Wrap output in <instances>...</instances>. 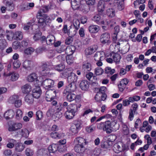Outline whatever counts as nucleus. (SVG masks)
<instances>
[{
    "label": "nucleus",
    "mask_w": 156,
    "mask_h": 156,
    "mask_svg": "<svg viewBox=\"0 0 156 156\" xmlns=\"http://www.w3.org/2000/svg\"><path fill=\"white\" fill-rule=\"evenodd\" d=\"M37 17L39 19V27L41 28L45 26L47 23H50L51 21V20L46 14L42 15L40 12L38 13Z\"/></svg>",
    "instance_id": "nucleus-1"
},
{
    "label": "nucleus",
    "mask_w": 156,
    "mask_h": 156,
    "mask_svg": "<svg viewBox=\"0 0 156 156\" xmlns=\"http://www.w3.org/2000/svg\"><path fill=\"white\" fill-rule=\"evenodd\" d=\"M77 107L74 104H71L69 105L67 107V110L65 114L66 118L68 119H72L75 115Z\"/></svg>",
    "instance_id": "nucleus-2"
},
{
    "label": "nucleus",
    "mask_w": 156,
    "mask_h": 156,
    "mask_svg": "<svg viewBox=\"0 0 156 156\" xmlns=\"http://www.w3.org/2000/svg\"><path fill=\"white\" fill-rule=\"evenodd\" d=\"M51 65L48 62L43 63L40 67V73L42 76H49L51 75L52 73L50 71L51 69Z\"/></svg>",
    "instance_id": "nucleus-3"
},
{
    "label": "nucleus",
    "mask_w": 156,
    "mask_h": 156,
    "mask_svg": "<svg viewBox=\"0 0 156 156\" xmlns=\"http://www.w3.org/2000/svg\"><path fill=\"white\" fill-rule=\"evenodd\" d=\"M100 41L103 44H109L111 42L110 34L107 32L102 34L100 36Z\"/></svg>",
    "instance_id": "nucleus-4"
},
{
    "label": "nucleus",
    "mask_w": 156,
    "mask_h": 156,
    "mask_svg": "<svg viewBox=\"0 0 156 156\" xmlns=\"http://www.w3.org/2000/svg\"><path fill=\"white\" fill-rule=\"evenodd\" d=\"M126 146L121 142H119L114 144L113 149L115 152L118 153L122 151H124L127 149Z\"/></svg>",
    "instance_id": "nucleus-5"
},
{
    "label": "nucleus",
    "mask_w": 156,
    "mask_h": 156,
    "mask_svg": "<svg viewBox=\"0 0 156 156\" xmlns=\"http://www.w3.org/2000/svg\"><path fill=\"white\" fill-rule=\"evenodd\" d=\"M54 81L50 79L44 80L43 82V85L46 89H48L54 87Z\"/></svg>",
    "instance_id": "nucleus-6"
},
{
    "label": "nucleus",
    "mask_w": 156,
    "mask_h": 156,
    "mask_svg": "<svg viewBox=\"0 0 156 156\" xmlns=\"http://www.w3.org/2000/svg\"><path fill=\"white\" fill-rule=\"evenodd\" d=\"M98 48V46L97 45H94L86 48L85 51L86 55H92L95 52Z\"/></svg>",
    "instance_id": "nucleus-7"
},
{
    "label": "nucleus",
    "mask_w": 156,
    "mask_h": 156,
    "mask_svg": "<svg viewBox=\"0 0 156 156\" xmlns=\"http://www.w3.org/2000/svg\"><path fill=\"white\" fill-rule=\"evenodd\" d=\"M22 124L20 123H14L9 126L8 130L10 132L15 131L22 128Z\"/></svg>",
    "instance_id": "nucleus-8"
},
{
    "label": "nucleus",
    "mask_w": 156,
    "mask_h": 156,
    "mask_svg": "<svg viewBox=\"0 0 156 156\" xmlns=\"http://www.w3.org/2000/svg\"><path fill=\"white\" fill-rule=\"evenodd\" d=\"M81 123L80 122L76 121L73 124L70 128V131L73 133H76L80 128Z\"/></svg>",
    "instance_id": "nucleus-9"
},
{
    "label": "nucleus",
    "mask_w": 156,
    "mask_h": 156,
    "mask_svg": "<svg viewBox=\"0 0 156 156\" xmlns=\"http://www.w3.org/2000/svg\"><path fill=\"white\" fill-rule=\"evenodd\" d=\"M69 84L66 87L63 92L67 93V92H74L76 89V86L75 83H69Z\"/></svg>",
    "instance_id": "nucleus-10"
},
{
    "label": "nucleus",
    "mask_w": 156,
    "mask_h": 156,
    "mask_svg": "<svg viewBox=\"0 0 156 156\" xmlns=\"http://www.w3.org/2000/svg\"><path fill=\"white\" fill-rule=\"evenodd\" d=\"M41 94V90L39 87H36L32 91V95L36 98H39Z\"/></svg>",
    "instance_id": "nucleus-11"
},
{
    "label": "nucleus",
    "mask_w": 156,
    "mask_h": 156,
    "mask_svg": "<svg viewBox=\"0 0 156 156\" xmlns=\"http://www.w3.org/2000/svg\"><path fill=\"white\" fill-rule=\"evenodd\" d=\"M110 0H103L100 1L99 2L98 5V8L99 11H103L105 9L106 5H107L110 3H106L105 4V2H109Z\"/></svg>",
    "instance_id": "nucleus-12"
},
{
    "label": "nucleus",
    "mask_w": 156,
    "mask_h": 156,
    "mask_svg": "<svg viewBox=\"0 0 156 156\" xmlns=\"http://www.w3.org/2000/svg\"><path fill=\"white\" fill-rule=\"evenodd\" d=\"M62 31L65 33H68V35L71 37L74 36L76 33V31L73 30L72 28L70 29L68 32L67 30V26L66 25L64 26Z\"/></svg>",
    "instance_id": "nucleus-13"
},
{
    "label": "nucleus",
    "mask_w": 156,
    "mask_h": 156,
    "mask_svg": "<svg viewBox=\"0 0 156 156\" xmlns=\"http://www.w3.org/2000/svg\"><path fill=\"white\" fill-rule=\"evenodd\" d=\"M32 87L30 85L26 84L22 86L21 90L22 92L25 94H28L31 92Z\"/></svg>",
    "instance_id": "nucleus-14"
},
{
    "label": "nucleus",
    "mask_w": 156,
    "mask_h": 156,
    "mask_svg": "<svg viewBox=\"0 0 156 156\" xmlns=\"http://www.w3.org/2000/svg\"><path fill=\"white\" fill-rule=\"evenodd\" d=\"M104 131H106L107 133H110L112 132L111 127L112 122L109 121H107L104 122Z\"/></svg>",
    "instance_id": "nucleus-15"
},
{
    "label": "nucleus",
    "mask_w": 156,
    "mask_h": 156,
    "mask_svg": "<svg viewBox=\"0 0 156 156\" xmlns=\"http://www.w3.org/2000/svg\"><path fill=\"white\" fill-rule=\"evenodd\" d=\"M89 86V83L85 80L81 81L80 84V87L83 90H86L88 89Z\"/></svg>",
    "instance_id": "nucleus-16"
},
{
    "label": "nucleus",
    "mask_w": 156,
    "mask_h": 156,
    "mask_svg": "<svg viewBox=\"0 0 156 156\" xmlns=\"http://www.w3.org/2000/svg\"><path fill=\"white\" fill-rule=\"evenodd\" d=\"M122 47L121 50L122 53L125 54L129 51V45L127 41H124V42H122Z\"/></svg>",
    "instance_id": "nucleus-17"
},
{
    "label": "nucleus",
    "mask_w": 156,
    "mask_h": 156,
    "mask_svg": "<svg viewBox=\"0 0 156 156\" xmlns=\"http://www.w3.org/2000/svg\"><path fill=\"white\" fill-rule=\"evenodd\" d=\"M63 94L66 96V98L68 101L71 102L75 100L76 95L72 92H69L67 93L63 92Z\"/></svg>",
    "instance_id": "nucleus-18"
},
{
    "label": "nucleus",
    "mask_w": 156,
    "mask_h": 156,
    "mask_svg": "<svg viewBox=\"0 0 156 156\" xmlns=\"http://www.w3.org/2000/svg\"><path fill=\"white\" fill-rule=\"evenodd\" d=\"M77 76L73 72L68 76L67 78L68 82L69 83H75L77 81Z\"/></svg>",
    "instance_id": "nucleus-19"
},
{
    "label": "nucleus",
    "mask_w": 156,
    "mask_h": 156,
    "mask_svg": "<svg viewBox=\"0 0 156 156\" xmlns=\"http://www.w3.org/2000/svg\"><path fill=\"white\" fill-rule=\"evenodd\" d=\"M91 69V66L90 63L86 62L83 63L82 66V70L84 73H88Z\"/></svg>",
    "instance_id": "nucleus-20"
},
{
    "label": "nucleus",
    "mask_w": 156,
    "mask_h": 156,
    "mask_svg": "<svg viewBox=\"0 0 156 156\" xmlns=\"http://www.w3.org/2000/svg\"><path fill=\"white\" fill-rule=\"evenodd\" d=\"M15 113L14 111L12 109L7 111L4 114V116L6 119H12Z\"/></svg>",
    "instance_id": "nucleus-21"
},
{
    "label": "nucleus",
    "mask_w": 156,
    "mask_h": 156,
    "mask_svg": "<svg viewBox=\"0 0 156 156\" xmlns=\"http://www.w3.org/2000/svg\"><path fill=\"white\" fill-rule=\"evenodd\" d=\"M74 149L76 152L82 154L83 153L85 150V147L82 144H76Z\"/></svg>",
    "instance_id": "nucleus-22"
},
{
    "label": "nucleus",
    "mask_w": 156,
    "mask_h": 156,
    "mask_svg": "<svg viewBox=\"0 0 156 156\" xmlns=\"http://www.w3.org/2000/svg\"><path fill=\"white\" fill-rule=\"evenodd\" d=\"M112 145V142L111 141H102L101 143V148L107 149L111 147Z\"/></svg>",
    "instance_id": "nucleus-23"
},
{
    "label": "nucleus",
    "mask_w": 156,
    "mask_h": 156,
    "mask_svg": "<svg viewBox=\"0 0 156 156\" xmlns=\"http://www.w3.org/2000/svg\"><path fill=\"white\" fill-rule=\"evenodd\" d=\"M115 5L117 6V9L119 10H121L124 8V1L123 0H115Z\"/></svg>",
    "instance_id": "nucleus-24"
},
{
    "label": "nucleus",
    "mask_w": 156,
    "mask_h": 156,
    "mask_svg": "<svg viewBox=\"0 0 156 156\" xmlns=\"http://www.w3.org/2000/svg\"><path fill=\"white\" fill-rule=\"evenodd\" d=\"M11 75H12L11 79L12 81H15L17 80L19 76V74L16 73H7L5 72L3 74V76H8Z\"/></svg>",
    "instance_id": "nucleus-25"
},
{
    "label": "nucleus",
    "mask_w": 156,
    "mask_h": 156,
    "mask_svg": "<svg viewBox=\"0 0 156 156\" xmlns=\"http://www.w3.org/2000/svg\"><path fill=\"white\" fill-rule=\"evenodd\" d=\"M74 142L76 144H82L83 145L84 144H86L88 143L85 139L81 137H77L75 138Z\"/></svg>",
    "instance_id": "nucleus-26"
},
{
    "label": "nucleus",
    "mask_w": 156,
    "mask_h": 156,
    "mask_svg": "<svg viewBox=\"0 0 156 156\" xmlns=\"http://www.w3.org/2000/svg\"><path fill=\"white\" fill-rule=\"evenodd\" d=\"M75 48L74 46L71 45L68 46L66 49V53L68 55H72L74 52Z\"/></svg>",
    "instance_id": "nucleus-27"
},
{
    "label": "nucleus",
    "mask_w": 156,
    "mask_h": 156,
    "mask_svg": "<svg viewBox=\"0 0 156 156\" xmlns=\"http://www.w3.org/2000/svg\"><path fill=\"white\" fill-rule=\"evenodd\" d=\"M81 0H73L71 2V7L74 10L77 9L80 7Z\"/></svg>",
    "instance_id": "nucleus-28"
},
{
    "label": "nucleus",
    "mask_w": 156,
    "mask_h": 156,
    "mask_svg": "<svg viewBox=\"0 0 156 156\" xmlns=\"http://www.w3.org/2000/svg\"><path fill=\"white\" fill-rule=\"evenodd\" d=\"M65 134L63 133H60L59 134L57 132L53 131L50 133L51 136L53 138L59 139L63 137Z\"/></svg>",
    "instance_id": "nucleus-29"
},
{
    "label": "nucleus",
    "mask_w": 156,
    "mask_h": 156,
    "mask_svg": "<svg viewBox=\"0 0 156 156\" xmlns=\"http://www.w3.org/2000/svg\"><path fill=\"white\" fill-rule=\"evenodd\" d=\"M55 41L54 36L52 35H48L46 38V43L47 44L50 45L54 44Z\"/></svg>",
    "instance_id": "nucleus-30"
},
{
    "label": "nucleus",
    "mask_w": 156,
    "mask_h": 156,
    "mask_svg": "<svg viewBox=\"0 0 156 156\" xmlns=\"http://www.w3.org/2000/svg\"><path fill=\"white\" fill-rule=\"evenodd\" d=\"M88 30L91 33H95L99 30V27L96 25H91L89 27Z\"/></svg>",
    "instance_id": "nucleus-31"
},
{
    "label": "nucleus",
    "mask_w": 156,
    "mask_h": 156,
    "mask_svg": "<svg viewBox=\"0 0 156 156\" xmlns=\"http://www.w3.org/2000/svg\"><path fill=\"white\" fill-rule=\"evenodd\" d=\"M49 154L48 151L44 148L39 150L37 152V156H48Z\"/></svg>",
    "instance_id": "nucleus-32"
},
{
    "label": "nucleus",
    "mask_w": 156,
    "mask_h": 156,
    "mask_svg": "<svg viewBox=\"0 0 156 156\" xmlns=\"http://www.w3.org/2000/svg\"><path fill=\"white\" fill-rule=\"evenodd\" d=\"M33 62L29 60H26L23 64V68L26 69H29L33 67Z\"/></svg>",
    "instance_id": "nucleus-33"
},
{
    "label": "nucleus",
    "mask_w": 156,
    "mask_h": 156,
    "mask_svg": "<svg viewBox=\"0 0 156 156\" xmlns=\"http://www.w3.org/2000/svg\"><path fill=\"white\" fill-rule=\"evenodd\" d=\"M132 108L133 109H131L130 110L129 113V118L130 121L133 120V111L134 112L136 111V103H134L132 104Z\"/></svg>",
    "instance_id": "nucleus-34"
},
{
    "label": "nucleus",
    "mask_w": 156,
    "mask_h": 156,
    "mask_svg": "<svg viewBox=\"0 0 156 156\" xmlns=\"http://www.w3.org/2000/svg\"><path fill=\"white\" fill-rule=\"evenodd\" d=\"M33 97L30 94H27L25 97V101L27 104L31 105L33 103L34 101Z\"/></svg>",
    "instance_id": "nucleus-35"
},
{
    "label": "nucleus",
    "mask_w": 156,
    "mask_h": 156,
    "mask_svg": "<svg viewBox=\"0 0 156 156\" xmlns=\"http://www.w3.org/2000/svg\"><path fill=\"white\" fill-rule=\"evenodd\" d=\"M102 54H104V52H97L94 56V60L96 61L103 60L104 59V57L102 56Z\"/></svg>",
    "instance_id": "nucleus-36"
},
{
    "label": "nucleus",
    "mask_w": 156,
    "mask_h": 156,
    "mask_svg": "<svg viewBox=\"0 0 156 156\" xmlns=\"http://www.w3.org/2000/svg\"><path fill=\"white\" fill-rule=\"evenodd\" d=\"M111 56L112 57L114 62L116 63H119L121 59L120 55L117 53H112L111 54Z\"/></svg>",
    "instance_id": "nucleus-37"
},
{
    "label": "nucleus",
    "mask_w": 156,
    "mask_h": 156,
    "mask_svg": "<svg viewBox=\"0 0 156 156\" xmlns=\"http://www.w3.org/2000/svg\"><path fill=\"white\" fill-rule=\"evenodd\" d=\"M73 69L71 68H69L65 69L63 72L62 73V77L64 78L70 75L72 72Z\"/></svg>",
    "instance_id": "nucleus-38"
},
{
    "label": "nucleus",
    "mask_w": 156,
    "mask_h": 156,
    "mask_svg": "<svg viewBox=\"0 0 156 156\" xmlns=\"http://www.w3.org/2000/svg\"><path fill=\"white\" fill-rule=\"evenodd\" d=\"M58 148V144H52L48 147V151H49L50 153H54L57 151Z\"/></svg>",
    "instance_id": "nucleus-39"
},
{
    "label": "nucleus",
    "mask_w": 156,
    "mask_h": 156,
    "mask_svg": "<svg viewBox=\"0 0 156 156\" xmlns=\"http://www.w3.org/2000/svg\"><path fill=\"white\" fill-rule=\"evenodd\" d=\"M56 111L55 113L54 116L56 117V119H58L60 118L62 116V113L61 112L62 110V108H56Z\"/></svg>",
    "instance_id": "nucleus-40"
},
{
    "label": "nucleus",
    "mask_w": 156,
    "mask_h": 156,
    "mask_svg": "<svg viewBox=\"0 0 156 156\" xmlns=\"http://www.w3.org/2000/svg\"><path fill=\"white\" fill-rule=\"evenodd\" d=\"M55 91H53L52 90H49L47 91L46 93V99L48 101H50L52 98V93H55Z\"/></svg>",
    "instance_id": "nucleus-41"
},
{
    "label": "nucleus",
    "mask_w": 156,
    "mask_h": 156,
    "mask_svg": "<svg viewBox=\"0 0 156 156\" xmlns=\"http://www.w3.org/2000/svg\"><path fill=\"white\" fill-rule=\"evenodd\" d=\"M24 148V146L21 143H18L15 145V150L17 152H21Z\"/></svg>",
    "instance_id": "nucleus-42"
},
{
    "label": "nucleus",
    "mask_w": 156,
    "mask_h": 156,
    "mask_svg": "<svg viewBox=\"0 0 156 156\" xmlns=\"http://www.w3.org/2000/svg\"><path fill=\"white\" fill-rule=\"evenodd\" d=\"M37 78V74L34 73L29 75L27 77V80L29 82H32Z\"/></svg>",
    "instance_id": "nucleus-43"
},
{
    "label": "nucleus",
    "mask_w": 156,
    "mask_h": 156,
    "mask_svg": "<svg viewBox=\"0 0 156 156\" xmlns=\"http://www.w3.org/2000/svg\"><path fill=\"white\" fill-rule=\"evenodd\" d=\"M132 32L129 35V37L131 40L133 42H136V37H135V34L136 33V28H134L133 29Z\"/></svg>",
    "instance_id": "nucleus-44"
},
{
    "label": "nucleus",
    "mask_w": 156,
    "mask_h": 156,
    "mask_svg": "<svg viewBox=\"0 0 156 156\" xmlns=\"http://www.w3.org/2000/svg\"><path fill=\"white\" fill-rule=\"evenodd\" d=\"M14 37L17 40H21L23 38V34L20 31H17L15 33Z\"/></svg>",
    "instance_id": "nucleus-45"
},
{
    "label": "nucleus",
    "mask_w": 156,
    "mask_h": 156,
    "mask_svg": "<svg viewBox=\"0 0 156 156\" xmlns=\"http://www.w3.org/2000/svg\"><path fill=\"white\" fill-rule=\"evenodd\" d=\"M8 141L9 143L7 144V147L9 148H12L14 146V143L16 142V140L9 138L8 139Z\"/></svg>",
    "instance_id": "nucleus-46"
},
{
    "label": "nucleus",
    "mask_w": 156,
    "mask_h": 156,
    "mask_svg": "<svg viewBox=\"0 0 156 156\" xmlns=\"http://www.w3.org/2000/svg\"><path fill=\"white\" fill-rule=\"evenodd\" d=\"M20 133L22 136L26 138L28 136L29 133L28 130L26 129H21Z\"/></svg>",
    "instance_id": "nucleus-47"
},
{
    "label": "nucleus",
    "mask_w": 156,
    "mask_h": 156,
    "mask_svg": "<svg viewBox=\"0 0 156 156\" xmlns=\"http://www.w3.org/2000/svg\"><path fill=\"white\" fill-rule=\"evenodd\" d=\"M119 127V124L117 123L116 120H114L112 122V126L111 128H112L113 131H116L118 130Z\"/></svg>",
    "instance_id": "nucleus-48"
},
{
    "label": "nucleus",
    "mask_w": 156,
    "mask_h": 156,
    "mask_svg": "<svg viewBox=\"0 0 156 156\" xmlns=\"http://www.w3.org/2000/svg\"><path fill=\"white\" fill-rule=\"evenodd\" d=\"M7 43L5 39H0V48L2 50L4 49L7 46Z\"/></svg>",
    "instance_id": "nucleus-49"
},
{
    "label": "nucleus",
    "mask_w": 156,
    "mask_h": 156,
    "mask_svg": "<svg viewBox=\"0 0 156 156\" xmlns=\"http://www.w3.org/2000/svg\"><path fill=\"white\" fill-rule=\"evenodd\" d=\"M80 23L79 20L77 19L74 20L73 24L75 30L73 29V30H76V31L77 30H78L80 28Z\"/></svg>",
    "instance_id": "nucleus-50"
},
{
    "label": "nucleus",
    "mask_w": 156,
    "mask_h": 156,
    "mask_svg": "<svg viewBox=\"0 0 156 156\" xmlns=\"http://www.w3.org/2000/svg\"><path fill=\"white\" fill-rule=\"evenodd\" d=\"M34 21H33V22L28 23L26 25H24V29L26 30H28L30 28L32 29V26L34 25Z\"/></svg>",
    "instance_id": "nucleus-51"
},
{
    "label": "nucleus",
    "mask_w": 156,
    "mask_h": 156,
    "mask_svg": "<svg viewBox=\"0 0 156 156\" xmlns=\"http://www.w3.org/2000/svg\"><path fill=\"white\" fill-rule=\"evenodd\" d=\"M95 74L97 76L102 75L104 72L103 70L100 67H97L94 70Z\"/></svg>",
    "instance_id": "nucleus-52"
},
{
    "label": "nucleus",
    "mask_w": 156,
    "mask_h": 156,
    "mask_svg": "<svg viewBox=\"0 0 156 156\" xmlns=\"http://www.w3.org/2000/svg\"><path fill=\"white\" fill-rule=\"evenodd\" d=\"M105 72L106 73L112 75L115 72V70L114 69H112L110 67H106L105 70Z\"/></svg>",
    "instance_id": "nucleus-53"
},
{
    "label": "nucleus",
    "mask_w": 156,
    "mask_h": 156,
    "mask_svg": "<svg viewBox=\"0 0 156 156\" xmlns=\"http://www.w3.org/2000/svg\"><path fill=\"white\" fill-rule=\"evenodd\" d=\"M65 68V65L62 64L58 65L55 67V69L59 72L62 71Z\"/></svg>",
    "instance_id": "nucleus-54"
},
{
    "label": "nucleus",
    "mask_w": 156,
    "mask_h": 156,
    "mask_svg": "<svg viewBox=\"0 0 156 156\" xmlns=\"http://www.w3.org/2000/svg\"><path fill=\"white\" fill-rule=\"evenodd\" d=\"M13 48L15 50H16L19 48H21V43L18 41H14L12 45Z\"/></svg>",
    "instance_id": "nucleus-55"
},
{
    "label": "nucleus",
    "mask_w": 156,
    "mask_h": 156,
    "mask_svg": "<svg viewBox=\"0 0 156 156\" xmlns=\"http://www.w3.org/2000/svg\"><path fill=\"white\" fill-rule=\"evenodd\" d=\"M18 98L19 97L18 96L13 95L9 98V102L10 103L14 104Z\"/></svg>",
    "instance_id": "nucleus-56"
},
{
    "label": "nucleus",
    "mask_w": 156,
    "mask_h": 156,
    "mask_svg": "<svg viewBox=\"0 0 156 156\" xmlns=\"http://www.w3.org/2000/svg\"><path fill=\"white\" fill-rule=\"evenodd\" d=\"M16 118L17 119H20L22 118V112L21 110L17 109L16 112Z\"/></svg>",
    "instance_id": "nucleus-57"
},
{
    "label": "nucleus",
    "mask_w": 156,
    "mask_h": 156,
    "mask_svg": "<svg viewBox=\"0 0 156 156\" xmlns=\"http://www.w3.org/2000/svg\"><path fill=\"white\" fill-rule=\"evenodd\" d=\"M107 13L108 16L111 17L115 16V11L112 8H109L107 11Z\"/></svg>",
    "instance_id": "nucleus-58"
},
{
    "label": "nucleus",
    "mask_w": 156,
    "mask_h": 156,
    "mask_svg": "<svg viewBox=\"0 0 156 156\" xmlns=\"http://www.w3.org/2000/svg\"><path fill=\"white\" fill-rule=\"evenodd\" d=\"M34 49L32 47L29 48L24 51V53L27 55H30L34 52Z\"/></svg>",
    "instance_id": "nucleus-59"
},
{
    "label": "nucleus",
    "mask_w": 156,
    "mask_h": 156,
    "mask_svg": "<svg viewBox=\"0 0 156 156\" xmlns=\"http://www.w3.org/2000/svg\"><path fill=\"white\" fill-rule=\"evenodd\" d=\"M47 50V48L45 47H39L36 50V52L38 54L41 53L43 51H45Z\"/></svg>",
    "instance_id": "nucleus-60"
},
{
    "label": "nucleus",
    "mask_w": 156,
    "mask_h": 156,
    "mask_svg": "<svg viewBox=\"0 0 156 156\" xmlns=\"http://www.w3.org/2000/svg\"><path fill=\"white\" fill-rule=\"evenodd\" d=\"M122 132L125 135H127L129 133V129L127 126L125 124L122 125Z\"/></svg>",
    "instance_id": "nucleus-61"
},
{
    "label": "nucleus",
    "mask_w": 156,
    "mask_h": 156,
    "mask_svg": "<svg viewBox=\"0 0 156 156\" xmlns=\"http://www.w3.org/2000/svg\"><path fill=\"white\" fill-rule=\"evenodd\" d=\"M36 116L37 120H41L43 117L42 112L40 111H37L36 113Z\"/></svg>",
    "instance_id": "nucleus-62"
},
{
    "label": "nucleus",
    "mask_w": 156,
    "mask_h": 156,
    "mask_svg": "<svg viewBox=\"0 0 156 156\" xmlns=\"http://www.w3.org/2000/svg\"><path fill=\"white\" fill-rule=\"evenodd\" d=\"M13 66L14 69H16L20 67L21 63L18 60H14L13 62Z\"/></svg>",
    "instance_id": "nucleus-63"
},
{
    "label": "nucleus",
    "mask_w": 156,
    "mask_h": 156,
    "mask_svg": "<svg viewBox=\"0 0 156 156\" xmlns=\"http://www.w3.org/2000/svg\"><path fill=\"white\" fill-rule=\"evenodd\" d=\"M34 154L33 151L30 149L27 148L25 151V154L27 156H32Z\"/></svg>",
    "instance_id": "nucleus-64"
}]
</instances>
